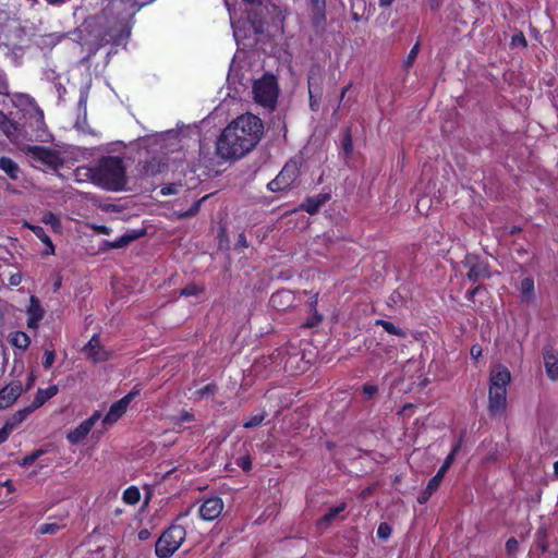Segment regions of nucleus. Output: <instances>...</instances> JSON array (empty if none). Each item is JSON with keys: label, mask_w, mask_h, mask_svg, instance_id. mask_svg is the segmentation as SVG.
I'll return each instance as SVG.
<instances>
[{"label": "nucleus", "mask_w": 558, "mask_h": 558, "mask_svg": "<svg viewBox=\"0 0 558 558\" xmlns=\"http://www.w3.org/2000/svg\"><path fill=\"white\" fill-rule=\"evenodd\" d=\"M347 508V504L345 502H341L340 505L338 506H335V507H330L328 509V511L318 519L317 521V527L318 529H328L331 523L335 521V519L345 510Z\"/></svg>", "instance_id": "5701e85b"}, {"label": "nucleus", "mask_w": 558, "mask_h": 558, "mask_svg": "<svg viewBox=\"0 0 558 558\" xmlns=\"http://www.w3.org/2000/svg\"><path fill=\"white\" fill-rule=\"evenodd\" d=\"M13 430L4 423L0 428V445L8 440Z\"/></svg>", "instance_id": "bf43d9fd"}, {"label": "nucleus", "mask_w": 558, "mask_h": 558, "mask_svg": "<svg viewBox=\"0 0 558 558\" xmlns=\"http://www.w3.org/2000/svg\"><path fill=\"white\" fill-rule=\"evenodd\" d=\"M247 10V22L252 26L255 34H263L265 32L266 20H265V8L263 1L258 4L250 5Z\"/></svg>", "instance_id": "dca6fc26"}, {"label": "nucleus", "mask_w": 558, "mask_h": 558, "mask_svg": "<svg viewBox=\"0 0 558 558\" xmlns=\"http://www.w3.org/2000/svg\"><path fill=\"white\" fill-rule=\"evenodd\" d=\"M447 471L444 468H439L437 473L428 481L425 488V494L432 496L440 486Z\"/></svg>", "instance_id": "c85d7f7f"}, {"label": "nucleus", "mask_w": 558, "mask_h": 558, "mask_svg": "<svg viewBox=\"0 0 558 558\" xmlns=\"http://www.w3.org/2000/svg\"><path fill=\"white\" fill-rule=\"evenodd\" d=\"M392 532L391 526L387 522H381L377 527V536L381 539H387L390 537Z\"/></svg>", "instance_id": "a18cd8bd"}, {"label": "nucleus", "mask_w": 558, "mask_h": 558, "mask_svg": "<svg viewBox=\"0 0 558 558\" xmlns=\"http://www.w3.org/2000/svg\"><path fill=\"white\" fill-rule=\"evenodd\" d=\"M505 549L507 555L514 556L519 550V542L514 537H510L507 539Z\"/></svg>", "instance_id": "49530a36"}, {"label": "nucleus", "mask_w": 558, "mask_h": 558, "mask_svg": "<svg viewBox=\"0 0 558 558\" xmlns=\"http://www.w3.org/2000/svg\"><path fill=\"white\" fill-rule=\"evenodd\" d=\"M464 437H465V432H461L460 435H459L458 440L456 441V444L451 448L450 452L453 453L454 456H457L458 452L461 450V448L463 446Z\"/></svg>", "instance_id": "6e6d98bb"}, {"label": "nucleus", "mask_w": 558, "mask_h": 558, "mask_svg": "<svg viewBox=\"0 0 558 558\" xmlns=\"http://www.w3.org/2000/svg\"><path fill=\"white\" fill-rule=\"evenodd\" d=\"M482 347L480 344H473L470 350V354L473 360L477 361L482 356Z\"/></svg>", "instance_id": "680f3d73"}, {"label": "nucleus", "mask_w": 558, "mask_h": 558, "mask_svg": "<svg viewBox=\"0 0 558 558\" xmlns=\"http://www.w3.org/2000/svg\"><path fill=\"white\" fill-rule=\"evenodd\" d=\"M141 10L135 0H108L107 5L96 15L71 33L72 40L86 47L87 58L107 46L125 45L131 36L134 16Z\"/></svg>", "instance_id": "f257e3e1"}, {"label": "nucleus", "mask_w": 558, "mask_h": 558, "mask_svg": "<svg viewBox=\"0 0 558 558\" xmlns=\"http://www.w3.org/2000/svg\"><path fill=\"white\" fill-rule=\"evenodd\" d=\"M454 459H456V456L453 453L449 452V454L446 457V459L440 468H444L446 471H448L450 469V466L452 465Z\"/></svg>", "instance_id": "69168bd1"}, {"label": "nucleus", "mask_w": 558, "mask_h": 558, "mask_svg": "<svg viewBox=\"0 0 558 558\" xmlns=\"http://www.w3.org/2000/svg\"><path fill=\"white\" fill-rule=\"evenodd\" d=\"M426 1H427L428 7L430 8V10L434 12H437L441 8L442 2H444V0H426Z\"/></svg>", "instance_id": "774afa93"}, {"label": "nucleus", "mask_w": 558, "mask_h": 558, "mask_svg": "<svg viewBox=\"0 0 558 558\" xmlns=\"http://www.w3.org/2000/svg\"><path fill=\"white\" fill-rule=\"evenodd\" d=\"M234 462L245 473H248L253 468V462L250 454L238 457Z\"/></svg>", "instance_id": "ea45409f"}, {"label": "nucleus", "mask_w": 558, "mask_h": 558, "mask_svg": "<svg viewBox=\"0 0 558 558\" xmlns=\"http://www.w3.org/2000/svg\"><path fill=\"white\" fill-rule=\"evenodd\" d=\"M331 198L330 193H319L313 196H306L301 203L300 208L311 216L317 214L319 208Z\"/></svg>", "instance_id": "f3484780"}, {"label": "nucleus", "mask_w": 558, "mask_h": 558, "mask_svg": "<svg viewBox=\"0 0 558 558\" xmlns=\"http://www.w3.org/2000/svg\"><path fill=\"white\" fill-rule=\"evenodd\" d=\"M34 410L31 408V405L25 407L24 409H21L16 411L14 414H12L4 423L14 430L20 424H22L27 416L33 413Z\"/></svg>", "instance_id": "393cba45"}, {"label": "nucleus", "mask_w": 558, "mask_h": 558, "mask_svg": "<svg viewBox=\"0 0 558 558\" xmlns=\"http://www.w3.org/2000/svg\"><path fill=\"white\" fill-rule=\"evenodd\" d=\"M195 418L194 414L190 411L183 410L180 412L178 416L173 418L174 425L181 426L183 423H190L193 422Z\"/></svg>", "instance_id": "a19ab883"}, {"label": "nucleus", "mask_w": 558, "mask_h": 558, "mask_svg": "<svg viewBox=\"0 0 558 558\" xmlns=\"http://www.w3.org/2000/svg\"><path fill=\"white\" fill-rule=\"evenodd\" d=\"M27 327L29 329L38 328L39 322L44 318L45 311L39 302V300L32 295L29 300V306L27 307Z\"/></svg>", "instance_id": "a211bd4d"}, {"label": "nucleus", "mask_w": 558, "mask_h": 558, "mask_svg": "<svg viewBox=\"0 0 558 558\" xmlns=\"http://www.w3.org/2000/svg\"><path fill=\"white\" fill-rule=\"evenodd\" d=\"M180 184L169 183L161 187L160 194L163 196L175 195L179 192Z\"/></svg>", "instance_id": "3c124183"}, {"label": "nucleus", "mask_w": 558, "mask_h": 558, "mask_svg": "<svg viewBox=\"0 0 558 558\" xmlns=\"http://www.w3.org/2000/svg\"><path fill=\"white\" fill-rule=\"evenodd\" d=\"M186 537V530L183 525L171 524L166 529L155 545V554L158 558L171 557L182 545Z\"/></svg>", "instance_id": "39448f33"}, {"label": "nucleus", "mask_w": 558, "mask_h": 558, "mask_svg": "<svg viewBox=\"0 0 558 558\" xmlns=\"http://www.w3.org/2000/svg\"><path fill=\"white\" fill-rule=\"evenodd\" d=\"M23 391L22 383L13 380L0 389V410L11 407Z\"/></svg>", "instance_id": "4468645a"}, {"label": "nucleus", "mask_w": 558, "mask_h": 558, "mask_svg": "<svg viewBox=\"0 0 558 558\" xmlns=\"http://www.w3.org/2000/svg\"><path fill=\"white\" fill-rule=\"evenodd\" d=\"M223 509V500L218 496H213L204 499L198 508V515L204 521H214L221 515Z\"/></svg>", "instance_id": "f8f14e48"}, {"label": "nucleus", "mask_w": 558, "mask_h": 558, "mask_svg": "<svg viewBox=\"0 0 558 558\" xmlns=\"http://www.w3.org/2000/svg\"><path fill=\"white\" fill-rule=\"evenodd\" d=\"M484 288L483 284H477L472 289H469L465 293V299L470 302H474L475 295Z\"/></svg>", "instance_id": "13d9d810"}, {"label": "nucleus", "mask_w": 558, "mask_h": 558, "mask_svg": "<svg viewBox=\"0 0 558 558\" xmlns=\"http://www.w3.org/2000/svg\"><path fill=\"white\" fill-rule=\"evenodd\" d=\"M144 234V231L141 232H132V233H125L121 235L119 239L114 240L110 243L111 248H122L130 244L131 242L137 240L141 235Z\"/></svg>", "instance_id": "c756f323"}, {"label": "nucleus", "mask_w": 558, "mask_h": 558, "mask_svg": "<svg viewBox=\"0 0 558 558\" xmlns=\"http://www.w3.org/2000/svg\"><path fill=\"white\" fill-rule=\"evenodd\" d=\"M169 165L162 156H153L138 161L136 170L141 179L155 178L168 171Z\"/></svg>", "instance_id": "9d476101"}, {"label": "nucleus", "mask_w": 558, "mask_h": 558, "mask_svg": "<svg viewBox=\"0 0 558 558\" xmlns=\"http://www.w3.org/2000/svg\"><path fill=\"white\" fill-rule=\"evenodd\" d=\"M23 151L33 160L47 166L52 170H58L63 166V159L59 151L45 146L27 145Z\"/></svg>", "instance_id": "6e6552de"}, {"label": "nucleus", "mask_w": 558, "mask_h": 558, "mask_svg": "<svg viewBox=\"0 0 558 558\" xmlns=\"http://www.w3.org/2000/svg\"><path fill=\"white\" fill-rule=\"evenodd\" d=\"M0 169L12 180H16L19 178L20 168L17 163L9 157H0Z\"/></svg>", "instance_id": "bb28decb"}, {"label": "nucleus", "mask_w": 558, "mask_h": 558, "mask_svg": "<svg viewBox=\"0 0 558 558\" xmlns=\"http://www.w3.org/2000/svg\"><path fill=\"white\" fill-rule=\"evenodd\" d=\"M0 129L7 136H12L17 131V123L5 113L0 112Z\"/></svg>", "instance_id": "7c9ffc66"}, {"label": "nucleus", "mask_w": 558, "mask_h": 558, "mask_svg": "<svg viewBox=\"0 0 558 558\" xmlns=\"http://www.w3.org/2000/svg\"><path fill=\"white\" fill-rule=\"evenodd\" d=\"M44 453V450L38 449L27 456H25L22 459V462L20 463L22 466H31L36 462V460Z\"/></svg>", "instance_id": "37998d69"}, {"label": "nucleus", "mask_w": 558, "mask_h": 558, "mask_svg": "<svg viewBox=\"0 0 558 558\" xmlns=\"http://www.w3.org/2000/svg\"><path fill=\"white\" fill-rule=\"evenodd\" d=\"M318 296H319V293L316 292V293H313L311 295V298L308 299L307 301V306H308V311L310 313L311 312H315V313H319L318 310H317V305H318Z\"/></svg>", "instance_id": "5fc2aeb1"}, {"label": "nucleus", "mask_w": 558, "mask_h": 558, "mask_svg": "<svg viewBox=\"0 0 558 558\" xmlns=\"http://www.w3.org/2000/svg\"><path fill=\"white\" fill-rule=\"evenodd\" d=\"M41 222L47 226H50L52 231L56 233H60L62 231L60 218L51 211H47L43 215Z\"/></svg>", "instance_id": "2f4dec72"}, {"label": "nucleus", "mask_w": 558, "mask_h": 558, "mask_svg": "<svg viewBox=\"0 0 558 558\" xmlns=\"http://www.w3.org/2000/svg\"><path fill=\"white\" fill-rule=\"evenodd\" d=\"M420 47H421V46H420V43L417 41V43H416V44L411 48L410 52L408 53L407 58L404 59V61H403V68H404L407 71H408V70H410V69L413 66V64H414V62H415V60H416V58H417V54H418V52H420Z\"/></svg>", "instance_id": "e433bc0d"}, {"label": "nucleus", "mask_w": 558, "mask_h": 558, "mask_svg": "<svg viewBox=\"0 0 558 558\" xmlns=\"http://www.w3.org/2000/svg\"><path fill=\"white\" fill-rule=\"evenodd\" d=\"M217 390V386L216 384L214 383H209L207 384L206 386H204L203 388H199L196 393L199 398H203L205 396H208V395H214Z\"/></svg>", "instance_id": "864d4df0"}, {"label": "nucleus", "mask_w": 558, "mask_h": 558, "mask_svg": "<svg viewBox=\"0 0 558 558\" xmlns=\"http://www.w3.org/2000/svg\"><path fill=\"white\" fill-rule=\"evenodd\" d=\"M203 292H204V288L203 287H199V286H197L195 283H192V284H187L186 287H184L181 290V295H184V296H197V295H199Z\"/></svg>", "instance_id": "79ce46f5"}, {"label": "nucleus", "mask_w": 558, "mask_h": 558, "mask_svg": "<svg viewBox=\"0 0 558 558\" xmlns=\"http://www.w3.org/2000/svg\"><path fill=\"white\" fill-rule=\"evenodd\" d=\"M293 301V295L289 290H279L271 294L270 296V305L278 311H283L288 308Z\"/></svg>", "instance_id": "412c9836"}, {"label": "nucleus", "mask_w": 558, "mask_h": 558, "mask_svg": "<svg viewBox=\"0 0 558 558\" xmlns=\"http://www.w3.org/2000/svg\"><path fill=\"white\" fill-rule=\"evenodd\" d=\"M254 92H255V98L259 104H268V102L275 101V98H276L275 92L266 85H262V84L255 85Z\"/></svg>", "instance_id": "a878e982"}, {"label": "nucleus", "mask_w": 558, "mask_h": 558, "mask_svg": "<svg viewBox=\"0 0 558 558\" xmlns=\"http://www.w3.org/2000/svg\"><path fill=\"white\" fill-rule=\"evenodd\" d=\"M54 360H56V353L53 350H46L45 353H44V359H43V367L45 369H50L52 364L54 363Z\"/></svg>", "instance_id": "de8ad7c7"}, {"label": "nucleus", "mask_w": 558, "mask_h": 558, "mask_svg": "<svg viewBox=\"0 0 558 558\" xmlns=\"http://www.w3.org/2000/svg\"><path fill=\"white\" fill-rule=\"evenodd\" d=\"M66 35H57V34H46L40 36L39 39V47L40 48H53L56 45H58L62 38H64Z\"/></svg>", "instance_id": "473e14b6"}, {"label": "nucleus", "mask_w": 558, "mask_h": 558, "mask_svg": "<svg viewBox=\"0 0 558 558\" xmlns=\"http://www.w3.org/2000/svg\"><path fill=\"white\" fill-rule=\"evenodd\" d=\"M543 360L544 367L546 372V376L551 381L558 380V351H556L551 345H546L543 349Z\"/></svg>", "instance_id": "2eb2a0df"}, {"label": "nucleus", "mask_w": 558, "mask_h": 558, "mask_svg": "<svg viewBox=\"0 0 558 558\" xmlns=\"http://www.w3.org/2000/svg\"><path fill=\"white\" fill-rule=\"evenodd\" d=\"M341 147L343 159L347 161L352 157L353 154V140L350 128H347L342 133Z\"/></svg>", "instance_id": "cd10ccee"}, {"label": "nucleus", "mask_w": 558, "mask_h": 558, "mask_svg": "<svg viewBox=\"0 0 558 558\" xmlns=\"http://www.w3.org/2000/svg\"><path fill=\"white\" fill-rule=\"evenodd\" d=\"M308 95L311 110L314 112L318 111L323 94L308 93Z\"/></svg>", "instance_id": "603ef678"}, {"label": "nucleus", "mask_w": 558, "mask_h": 558, "mask_svg": "<svg viewBox=\"0 0 558 558\" xmlns=\"http://www.w3.org/2000/svg\"><path fill=\"white\" fill-rule=\"evenodd\" d=\"M263 130V122L257 116L246 113L238 117L218 137L217 154L223 159L243 157L258 144Z\"/></svg>", "instance_id": "f03ea898"}, {"label": "nucleus", "mask_w": 558, "mask_h": 558, "mask_svg": "<svg viewBox=\"0 0 558 558\" xmlns=\"http://www.w3.org/2000/svg\"><path fill=\"white\" fill-rule=\"evenodd\" d=\"M9 343L21 350L22 352L26 351L31 344L29 336L24 331H14L9 335Z\"/></svg>", "instance_id": "b1692460"}, {"label": "nucleus", "mask_w": 558, "mask_h": 558, "mask_svg": "<svg viewBox=\"0 0 558 558\" xmlns=\"http://www.w3.org/2000/svg\"><path fill=\"white\" fill-rule=\"evenodd\" d=\"M520 298L523 303H534L536 300L535 283L533 277H525L520 282Z\"/></svg>", "instance_id": "4be33fe9"}, {"label": "nucleus", "mask_w": 558, "mask_h": 558, "mask_svg": "<svg viewBox=\"0 0 558 558\" xmlns=\"http://www.w3.org/2000/svg\"><path fill=\"white\" fill-rule=\"evenodd\" d=\"M235 246L236 247H241V248H247L248 247V242L246 240V235H245L244 232L239 234L236 243H235Z\"/></svg>", "instance_id": "0e129e2a"}, {"label": "nucleus", "mask_w": 558, "mask_h": 558, "mask_svg": "<svg viewBox=\"0 0 558 558\" xmlns=\"http://www.w3.org/2000/svg\"><path fill=\"white\" fill-rule=\"evenodd\" d=\"M378 391V387L375 385L366 384L363 386V392L368 396L369 398L376 395Z\"/></svg>", "instance_id": "e2e57ef3"}, {"label": "nucleus", "mask_w": 558, "mask_h": 558, "mask_svg": "<svg viewBox=\"0 0 558 558\" xmlns=\"http://www.w3.org/2000/svg\"><path fill=\"white\" fill-rule=\"evenodd\" d=\"M141 386L136 385L123 398L113 402L102 420L104 426L112 425L118 422L125 414L128 407L141 393Z\"/></svg>", "instance_id": "1a4fd4ad"}, {"label": "nucleus", "mask_w": 558, "mask_h": 558, "mask_svg": "<svg viewBox=\"0 0 558 558\" xmlns=\"http://www.w3.org/2000/svg\"><path fill=\"white\" fill-rule=\"evenodd\" d=\"M59 392L58 385H51L46 389L38 388L32 403L31 408L35 411L38 408L43 407L48 400L53 398Z\"/></svg>", "instance_id": "aec40b11"}, {"label": "nucleus", "mask_w": 558, "mask_h": 558, "mask_svg": "<svg viewBox=\"0 0 558 558\" xmlns=\"http://www.w3.org/2000/svg\"><path fill=\"white\" fill-rule=\"evenodd\" d=\"M60 525L57 523H44L39 526L40 534H56L60 530Z\"/></svg>", "instance_id": "8fccbe9b"}, {"label": "nucleus", "mask_w": 558, "mask_h": 558, "mask_svg": "<svg viewBox=\"0 0 558 558\" xmlns=\"http://www.w3.org/2000/svg\"><path fill=\"white\" fill-rule=\"evenodd\" d=\"M323 73L319 65L311 66L307 76L308 93L323 94Z\"/></svg>", "instance_id": "6ab92c4d"}, {"label": "nucleus", "mask_w": 558, "mask_h": 558, "mask_svg": "<svg viewBox=\"0 0 558 558\" xmlns=\"http://www.w3.org/2000/svg\"><path fill=\"white\" fill-rule=\"evenodd\" d=\"M100 417L101 412L95 411L88 418L81 422L78 426H76L74 429H71L66 435L69 442L72 445H77L83 441Z\"/></svg>", "instance_id": "9b49d317"}, {"label": "nucleus", "mask_w": 558, "mask_h": 558, "mask_svg": "<svg viewBox=\"0 0 558 558\" xmlns=\"http://www.w3.org/2000/svg\"><path fill=\"white\" fill-rule=\"evenodd\" d=\"M46 245L45 251L43 252V255H53L54 254V244L51 239L49 241L44 243Z\"/></svg>", "instance_id": "338daca9"}, {"label": "nucleus", "mask_w": 558, "mask_h": 558, "mask_svg": "<svg viewBox=\"0 0 558 558\" xmlns=\"http://www.w3.org/2000/svg\"><path fill=\"white\" fill-rule=\"evenodd\" d=\"M535 546L544 554L548 550L547 533L544 529H539L536 533Z\"/></svg>", "instance_id": "c9c22d12"}, {"label": "nucleus", "mask_w": 558, "mask_h": 558, "mask_svg": "<svg viewBox=\"0 0 558 558\" xmlns=\"http://www.w3.org/2000/svg\"><path fill=\"white\" fill-rule=\"evenodd\" d=\"M511 44L512 45H521L523 47H526L527 46V40L525 38V36L523 35L522 32H520L519 34H515L512 36L511 38Z\"/></svg>", "instance_id": "4d7b16f0"}, {"label": "nucleus", "mask_w": 558, "mask_h": 558, "mask_svg": "<svg viewBox=\"0 0 558 558\" xmlns=\"http://www.w3.org/2000/svg\"><path fill=\"white\" fill-rule=\"evenodd\" d=\"M83 351L94 363L106 362L110 359V353L101 345L98 333L92 336Z\"/></svg>", "instance_id": "ddd939ff"}, {"label": "nucleus", "mask_w": 558, "mask_h": 558, "mask_svg": "<svg viewBox=\"0 0 558 558\" xmlns=\"http://www.w3.org/2000/svg\"><path fill=\"white\" fill-rule=\"evenodd\" d=\"M310 317L304 324L306 328L317 327L323 322V315L319 313L311 312Z\"/></svg>", "instance_id": "c03bdc74"}, {"label": "nucleus", "mask_w": 558, "mask_h": 558, "mask_svg": "<svg viewBox=\"0 0 558 558\" xmlns=\"http://www.w3.org/2000/svg\"><path fill=\"white\" fill-rule=\"evenodd\" d=\"M302 159L300 157L290 158L277 177L267 184L270 192H282L292 187L300 175Z\"/></svg>", "instance_id": "423d86ee"}, {"label": "nucleus", "mask_w": 558, "mask_h": 558, "mask_svg": "<svg viewBox=\"0 0 558 558\" xmlns=\"http://www.w3.org/2000/svg\"><path fill=\"white\" fill-rule=\"evenodd\" d=\"M205 198H206V197H203L202 199H198V201L194 202V203L192 204V206H191L186 211H184V213H182V214L180 215V217H182V218H187V217H193V216L197 215V213L199 211V208H201V204H202V202H203Z\"/></svg>", "instance_id": "09e8293b"}, {"label": "nucleus", "mask_w": 558, "mask_h": 558, "mask_svg": "<svg viewBox=\"0 0 558 558\" xmlns=\"http://www.w3.org/2000/svg\"><path fill=\"white\" fill-rule=\"evenodd\" d=\"M266 413L262 412L259 414L251 415L245 422H243L244 428H254L263 424L266 418Z\"/></svg>", "instance_id": "4c0bfd02"}, {"label": "nucleus", "mask_w": 558, "mask_h": 558, "mask_svg": "<svg viewBox=\"0 0 558 558\" xmlns=\"http://www.w3.org/2000/svg\"><path fill=\"white\" fill-rule=\"evenodd\" d=\"M141 499V492L140 489L132 485L129 486L122 495V500L128 505H136Z\"/></svg>", "instance_id": "72a5a7b5"}, {"label": "nucleus", "mask_w": 558, "mask_h": 558, "mask_svg": "<svg viewBox=\"0 0 558 558\" xmlns=\"http://www.w3.org/2000/svg\"><path fill=\"white\" fill-rule=\"evenodd\" d=\"M311 4L313 5L314 10L317 11L322 16H324V10H325V0H310Z\"/></svg>", "instance_id": "052dcab7"}, {"label": "nucleus", "mask_w": 558, "mask_h": 558, "mask_svg": "<svg viewBox=\"0 0 558 558\" xmlns=\"http://www.w3.org/2000/svg\"><path fill=\"white\" fill-rule=\"evenodd\" d=\"M25 227L27 229H29L43 243L49 241V239H51L47 232L45 231V229L40 226H37V225H31V223H25Z\"/></svg>", "instance_id": "58836bf2"}, {"label": "nucleus", "mask_w": 558, "mask_h": 558, "mask_svg": "<svg viewBox=\"0 0 558 558\" xmlns=\"http://www.w3.org/2000/svg\"><path fill=\"white\" fill-rule=\"evenodd\" d=\"M89 172L93 182L108 191H123L128 183L126 168L119 156L101 157Z\"/></svg>", "instance_id": "7ed1b4c3"}, {"label": "nucleus", "mask_w": 558, "mask_h": 558, "mask_svg": "<svg viewBox=\"0 0 558 558\" xmlns=\"http://www.w3.org/2000/svg\"><path fill=\"white\" fill-rule=\"evenodd\" d=\"M511 381V374L507 366L497 365L489 377L488 405L489 416H501L507 409V387Z\"/></svg>", "instance_id": "20e7f679"}, {"label": "nucleus", "mask_w": 558, "mask_h": 558, "mask_svg": "<svg viewBox=\"0 0 558 558\" xmlns=\"http://www.w3.org/2000/svg\"><path fill=\"white\" fill-rule=\"evenodd\" d=\"M461 264L468 269L466 278L473 284L480 280L490 279L493 276L488 262L478 254L466 253Z\"/></svg>", "instance_id": "0eeeda50"}, {"label": "nucleus", "mask_w": 558, "mask_h": 558, "mask_svg": "<svg viewBox=\"0 0 558 558\" xmlns=\"http://www.w3.org/2000/svg\"><path fill=\"white\" fill-rule=\"evenodd\" d=\"M376 325L381 326L384 328V330L386 332H388L389 335H393V336H398V337L405 336V332L401 328L397 327L395 324H392L389 320L378 319V320H376Z\"/></svg>", "instance_id": "f704fd0d"}]
</instances>
